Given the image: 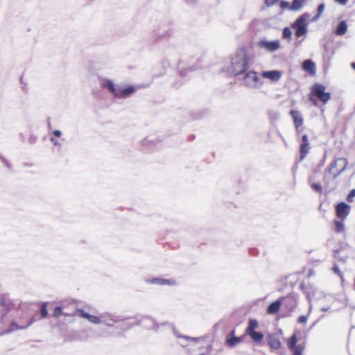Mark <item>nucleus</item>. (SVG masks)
<instances>
[{
  "label": "nucleus",
  "mask_w": 355,
  "mask_h": 355,
  "mask_svg": "<svg viewBox=\"0 0 355 355\" xmlns=\"http://www.w3.org/2000/svg\"><path fill=\"white\" fill-rule=\"evenodd\" d=\"M309 13H304L300 16L292 24V27L295 30V34L297 37L305 35L308 32L307 19L309 18Z\"/></svg>",
  "instance_id": "39448f33"
},
{
  "label": "nucleus",
  "mask_w": 355,
  "mask_h": 355,
  "mask_svg": "<svg viewBox=\"0 0 355 355\" xmlns=\"http://www.w3.org/2000/svg\"><path fill=\"white\" fill-rule=\"evenodd\" d=\"M143 320L146 321V322H150V323H152L153 324V329H155L156 330L158 329L157 324L152 318H150L149 317H144L143 318Z\"/></svg>",
  "instance_id": "473e14b6"
},
{
  "label": "nucleus",
  "mask_w": 355,
  "mask_h": 355,
  "mask_svg": "<svg viewBox=\"0 0 355 355\" xmlns=\"http://www.w3.org/2000/svg\"><path fill=\"white\" fill-rule=\"evenodd\" d=\"M40 313H41V317L43 318H46L47 316L48 312H47V309H46V304H44L42 306Z\"/></svg>",
  "instance_id": "72a5a7b5"
},
{
  "label": "nucleus",
  "mask_w": 355,
  "mask_h": 355,
  "mask_svg": "<svg viewBox=\"0 0 355 355\" xmlns=\"http://www.w3.org/2000/svg\"><path fill=\"white\" fill-rule=\"evenodd\" d=\"M149 283L153 284H158L160 286L164 285H169L173 286L175 285V282L172 279H163V278H153L148 281Z\"/></svg>",
  "instance_id": "dca6fc26"
},
{
  "label": "nucleus",
  "mask_w": 355,
  "mask_h": 355,
  "mask_svg": "<svg viewBox=\"0 0 355 355\" xmlns=\"http://www.w3.org/2000/svg\"><path fill=\"white\" fill-rule=\"evenodd\" d=\"M293 355H302L304 351V346L302 345H298L297 347L292 349Z\"/></svg>",
  "instance_id": "2f4dec72"
},
{
  "label": "nucleus",
  "mask_w": 355,
  "mask_h": 355,
  "mask_svg": "<svg viewBox=\"0 0 355 355\" xmlns=\"http://www.w3.org/2000/svg\"><path fill=\"white\" fill-rule=\"evenodd\" d=\"M313 95L311 94V96H309V101L312 102L313 105H315V106H318V102L316 100H315L313 97H312Z\"/></svg>",
  "instance_id": "c03bdc74"
},
{
  "label": "nucleus",
  "mask_w": 355,
  "mask_h": 355,
  "mask_svg": "<svg viewBox=\"0 0 355 355\" xmlns=\"http://www.w3.org/2000/svg\"><path fill=\"white\" fill-rule=\"evenodd\" d=\"M310 149V147H309V143H302L301 145H300V157H301V159H304L306 154L309 153V150Z\"/></svg>",
  "instance_id": "b1692460"
},
{
  "label": "nucleus",
  "mask_w": 355,
  "mask_h": 355,
  "mask_svg": "<svg viewBox=\"0 0 355 355\" xmlns=\"http://www.w3.org/2000/svg\"><path fill=\"white\" fill-rule=\"evenodd\" d=\"M297 338L296 335L293 334L289 339V341L288 343V347L290 349H294L297 347L298 345H297Z\"/></svg>",
  "instance_id": "c85d7f7f"
},
{
  "label": "nucleus",
  "mask_w": 355,
  "mask_h": 355,
  "mask_svg": "<svg viewBox=\"0 0 355 355\" xmlns=\"http://www.w3.org/2000/svg\"><path fill=\"white\" fill-rule=\"evenodd\" d=\"M2 161L4 163L5 166L8 168H11V164H10V162L6 160V159L4 158H2Z\"/></svg>",
  "instance_id": "79ce46f5"
},
{
  "label": "nucleus",
  "mask_w": 355,
  "mask_h": 355,
  "mask_svg": "<svg viewBox=\"0 0 355 355\" xmlns=\"http://www.w3.org/2000/svg\"><path fill=\"white\" fill-rule=\"evenodd\" d=\"M303 69L310 72L311 73H315V64L311 60H306L303 62Z\"/></svg>",
  "instance_id": "6ab92c4d"
},
{
  "label": "nucleus",
  "mask_w": 355,
  "mask_h": 355,
  "mask_svg": "<svg viewBox=\"0 0 355 355\" xmlns=\"http://www.w3.org/2000/svg\"><path fill=\"white\" fill-rule=\"evenodd\" d=\"M351 207L347 203L339 202L336 206V215L338 219L345 220L350 213Z\"/></svg>",
  "instance_id": "1a4fd4ad"
},
{
  "label": "nucleus",
  "mask_w": 355,
  "mask_h": 355,
  "mask_svg": "<svg viewBox=\"0 0 355 355\" xmlns=\"http://www.w3.org/2000/svg\"><path fill=\"white\" fill-rule=\"evenodd\" d=\"M282 304V301L280 300H276L271 303L267 308V313L268 314H275L276 313Z\"/></svg>",
  "instance_id": "a211bd4d"
},
{
  "label": "nucleus",
  "mask_w": 355,
  "mask_h": 355,
  "mask_svg": "<svg viewBox=\"0 0 355 355\" xmlns=\"http://www.w3.org/2000/svg\"><path fill=\"white\" fill-rule=\"evenodd\" d=\"M348 165L346 158L340 157L335 159L327 168L323 177V184L327 187L331 181L334 180L343 172L345 171Z\"/></svg>",
  "instance_id": "20e7f679"
},
{
  "label": "nucleus",
  "mask_w": 355,
  "mask_h": 355,
  "mask_svg": "<svg viewBox=\"0 0 355 355\" xmlns=\"http://www.w3.org/2000/svg\"><path fill=\"white\" fill-rule=\"evenodd\" d=\"M344 221L345 220L341 219L334 220L335 231L337 233H341L345 231Z\"/></svg>",
  "instance_id": "5701e85b"
},
{
  "label": "nucleus",
  "mask_w": 355,
  "mask_h": 355,
  "mask_svg": "<svg viewBox=\"0 0 355 355\" xmlns=\"http://www.w3.org/2000/svg\"><path fill=\"white\" fill-rule=\"evenodd\" d=\"M313 180V178H309V181L311 183V187L315 191L321 193L322 192V187L319 183L312 182Z\"/></svg>",
  "instance_id": "bb28decb"
},
{
  "label": "nucleus",
  "mask_w": 355,
  "mask_h": 355,
  "mask_svg": "<svg viewBox=\"0 0 355 355\" xmlns=\"http://www.w3.org/2000/svg\"><path fill=\"white\" fill-rule=\"evenodd\" d=\"M282 75V72L277 70L264 71L261 73L262 77L272 82H277L281 78Z\"/></svg>",
  "instance_id": "4468645a"
},
{
  "label": "nucleus",
  "mask_w": 355,
  "mask_h": 355,
  "mask_svg": "<svg viewBox=\"0 0 355 355\" xmlns=\"http://www.w3.org/2000/svg\"><path fill=\"white\" fill-rule=\"evenodd\" d=\"M244 85L250 88H257L262 85L263 82L254 71H250L243 77Z\"/></svg>",
  "instance_id": "6e6552de"
},
{
  "label": "nucleus",
  "mask_w": 355,
  "mask_h": 355,
  "mask_svg": "<svg viewBox=\"0 0 355 355\" xmlns=\"http://www.w3.org/2000/svg\"><path fill=\"white\" fill-rule=\"evenodd\" d=\"M324 8H325V5L324 3H321L318 6V12L317 14L313 17L312 19V21H316L319 19V18L320 17L321 15L322 14V12H324Z\"/></svg>",
  "instance_id": "cd10ccee"
},
{
  "label": "nucleus",
  "mask_w": 355,
  "mask_h": 355,
  "mask_svg": "<svg viewBox=\"0 0 355 355\" xmlns=\"http://www.w3.org/2000/svg\"><path fill=\"white\" fill-rule=\"evenodd\" d=\"M77 311L80 317L94 324H103L108 327H114L115 324L124 320L121 316L111 312H103L98 315H93L83 309H78Z\"/></svg>",
  "instance_id": "f257e3e1"
},
{
  "label": "nucleus",
  "mask_w": 355,
  "mask_h": 355,
  "mask_svg": "<svg viewBox=\"0 0 355 355\" xmlns=\"http://www.w3.org/2000/svg\"><path fill=\"white\" fill-rule=\"evenodd\" d=\"M278 0H265V3L267 6H273Z\"/></svg>",
  "instance_id": "58836bf2"
},
{
  "label": "nucleus",
  "mask_w": 355,
  "mask_h": 355,
  "mask_svg": "<svg viewBox=\"0 0 355 355\" xmlns=\"http://www.w3.org/2000/svg\"><path fill=\"white\" fill-rule=\"evenodd\" d=\"M241 341H242V339L241 337L234 336V331H232L230 333V336H228L226 339V342H227V345L231 347L236 346L237 344H239Z\"/></svg>",
  "instance_id": "f3484780"
},
{
  "label": "nucleus",
  "mask_w": 355,
  "mask_h": 355,
  "mask_svg": "<svg viewBox=\"0 0 355 355\" xmlns=\"http://www.w3.org/2000/svg\"><path fill=\"white\" fill-rule=\"evenodd\" d=\"M311 309H312V305L311 304L309 306V314H310V313L311 312Z\"/></svg>",
  "instance_id": "8fccbe9b"
},
{
  "label": "nucleus",
  "mask_w": 355,
  "mask_h": 355,
  "mask_svg": "<svg viewBox=\"0 0 355 355\" xmlns=\"http://www.w3.org/2000/svg\"><path fill=\"white\" fill-rule=\"evenodd\" d=\"M282 303L288 310L293 311L297 304V299L293 295H288L282 298Z\"/></svg>",
  "instance_id": "f8f14e48"
},
{
  "label": "nucleus",
  "mask_w": 355,
  "mask_h": 355,
  "mask_svg": "<svg viewBox=\"0 0 355 355\" xmlns=\"http://www.w3.org/2000/svg\"><path fill=\"white\" fill-rule=\"evenodd\" d=\"M47 125H48L49 128H51V121L49 119H48Z\"/></svg>",
  "instance_id": "09e8293b"
},
{
  "label": "nucleus",
  "mask_w": 355,
  "mask_h": 355,
  "mask_svg": "<svg viewBox=\"0 0 355 355\" xmlns=\"http://www.w3.org/2000/svg\"><path fill=\"white\" fill-rule=\"evenodd\" d=\"M33 323V320H30L26 323L19 324L16 322H12L10 327L4 331L1 334H10L16 330H24L30 327Z\"/></svg>",
  "instance_id": "9b49d317"
},
{
  "label": "nucleus",
  "mask_w": 355,
  "mask_h": 355,
  "mask_svg": "<svg viewBox=\"0 0 355 355\" xmlns=\"http://www.w3.org/2000/svg\"><path fill=\"white\" fill-rule=\"evenodd\" d=\"M257 46L269 52H274L280 48V42L279 40L267 41L266 40H261L258 42Z\"/></svg>",
  "instance_id": "9d476101"
},
{
  "label": "nucleus",
  "mask_w": 355,
  "mask_h": 355,
  "mask_svg": "<svg viewBox=\"0 0 355 355\" xmlns=\"http://www.w3.org/2000/svg\"><path fill=\"white\" fill-rule=\"evenodd\" d=\"M333 271L337 274L338 276H341V272L340 270H339V268L337 265H334V266L333 267Z\"/></svg>",
  "instance_id": "ea45409f"
},
{
  "label": "nucleus",
  "mask_w": 355,
  "mask_h": 355,
  "mask_svg": "<svg viewBox=\"0 0 355 355\" xmlns=\"http://www.w3.org/2000/svg\"><path fill=\"white\" fill-rule=\"evenodd\" d=\"M283 37L285 39H287L288 41L291 40L292 39V32L288 27H285L283 29L282 33Z\"/></svg>",
  "instance_id": "7c9ffc66"
},
{
  "label": "nucleus",
  "mask_w": 355,
  "mask_h": 355,
  "mask_svg": "<svg viewBox=\"0 0 355 355\" xmlns=\"http://www.w3.org/2000/svg\"><path fill=\"white\" fill-rule=\"evenodd\" d=\"M258 327V322L255 319H250L248 322V327L246 329V334L255 331Z\"/></svg>",
  "instance_id": "a878e982"
},
{
  "label": "nucleus",
  "mask_w": 355,
  "mask_h": 355,
  "mask_svg": "<svg viewBox=\"0 0 355 355\" xmlns=\"http://www.w3.org/2000/svg\"><path fill=\"white\" fill-rule=\"evenodd\" d=\"M325 86L315 83L311 89V94L317 97L323 104H326L331 98V94L325 92Z\"/></svg>",
  "instance_id": "0eeeda50"
},
{
  "label": "nucleus",
  "mask_w": 355,
  "mask_h": 355,
  "mask_svg": "<svg viewBox=\"0 0 355 355\" xmlns=\"http://www.w3.org/2000/svg\"><path fill=\"white\" fill-rule=\"evenodd\" d=\"M308 317L306 315H301L298 318V322L305 324L307 322Z\"/></svg>",
  "instance_id": "4c0bfd02"
},
{
  "label": "nucleus",
  "mask_w": 355,
  "mask_h": 355,
  "mask_svg": "<svg viewBox=\"0 0 355 355\" xmlns=\"http://www.w3.org/2000/svg\"><path fill=\"white\" fill-rule=\"evenodd\" d=\"M291 6L290 3L288 1H282L280 2V6L282 9H288L291 10Z\"/></svg>",
  "instance_id": "e433bc0d"
},
{
  "label": "nucleus",
  "mask_w": 355,
  "mask_h": 355,
  "mask_svg": "<svg viewBox=\"0 0 355 355\" xmlns=\"http://www.w3.org/2000/svg\"><path fill=\"white\" fill-rule=\"evenodd\" d=\"M61 314H63L64 315H73V313H69L62 312V306H56L54 309L53 315L55 317H58Z\"/></svg>",
  "instance_id": "c756f323"
},
{
  "label": "nucleus",
  "mask_w": 355,
  "mask_h": 355,
  "mask_svg": "<svg viewBox=\"0 0 355 355\" xmlns=\"http://www.w3.org/2000/svg\"><path fill=\"white\" fill-rule=\"evenodd\" d=\"M290 114L293 118L297 132L299 133L300 131V128L304 123V119L302 114L297 110H291L290 112Z\"/></svg>",
  "instance_id": "ddd939ff"
},
{
  "label": "nucleus",
  "mask_w": 355,
  "mask_h": 355,
  "mask_svg": "<svg viewBox=\"0 0 355 355\" xmlns=\"http://www.w3.org/2000/svg\"><path fill=\"white\" fill-rule=\"evenodd\" d=\"M250 57L243 49L236 51L232 58L230 65L227 67V72L232 76H238L244 73L249 67Z\"/></svg>",
  "instance_id": "7ed1b4c3"
},
{
  "label": "nucleus",
  "mask_w": 355,
  "mask_h": 355,
  "mask_svg": "<svg viewBox=\"0 0 355 355\" xmlns=\"http://www.w3.org/2000/svg\"><path fill=\"white\" fill-rule=\"evenodd\" d=\"M304 0H293L291 6V11H297L302 8V4Z\"/></svg>",
  "instance_id": "393cba45"
},
{
  "label": "nucleus",
  "mask_w": 355,
  "mask_h": 355,
  "mask_svg": "<svg viewBox=\"0 0 355 355\" xmlns=\"http://www.w3.org/2000/svg\"><path fill=\"white\" fill-rule=\"evenodd\" d=\"M51 141L53 144L54 146H60V143L53 137L51 138Z\"/></svg>",
  "instance_id": "37998d69"
},
{
  "label": "nucleus",
  "mask_w": 355,
  "mask_h": 355,
  "mask_svg": "<svg viewBox=\"0 0 355 355\" xmlns=\"http://www.w3.org/2000/svg\"><path fill=\"white\" fill-rule=\"evenodd\" d=\"M302 143H309L308 136L306 135H302Z\"/></svg>",
  "instance_id": "a18cd8bd"
},
{
  "label": "nucleus",
  "mask_w": 355,
  "mask_h": 355,
  "mask_svg": "<svg viewBox=\"0 0 355 355\" xmlns=\"http://www.w3.org/2000/svg\"><path fill=\"white\" fill-rule=\"evenodd\" d=\"M100 84L103 88H106L114 97L119 99L128 98L137 89V87L132 85L123 87L119 85H116L111 79L107 78H101Z\"/></svg>",
  "instance_id": "f03ea898"
},
{
  "label": "nucleus",
  "mask_w": 355,
  "mask_h": 355,
  "mask_svg": "<svg viewBox=\"0 0 355 355\" xmlns=\"http://www.w3.org/2000/svg\"><path fill=\"white\" fill-rule=\"evenodd\" d=\"M252 339V340L256 343H259L261 342V340L263 338V334L261 332H258L256 331L249 332L247 334Z\"/></svg>",
  "instance_id": "412c9836"
},
{
  "label": "nucleus",
  "mask_w": 355,
  "mask_h": 355,
  "mask_svg": "<svg viewBox=\"0 0 355 355\" xmlns=\"http://www.w3.org/2000/svg\"><path fill=\"white\" fill-rule=\"evenodd\" d=\"M267 340L269 346L274 349H277L281 347V342L278 336L275 334H268L267 336Z\"/></svg>",
  "instance_id": "2eb2a0df"
},
{
  "label": "nucleus",
  "mask_w": 355,
  "mask_h": 355,
  "mask_svg": "<svg viewBox=\"0 0 355 355\" xmlns=\"http://www.w3.org/2000/svg\"><path fill=\"white\" fill-rule=\"evenodd\" d=\"M355 197V189H353L350 191L349 194L347 195V200L348 202H353V198Z\"/></svg>",
  "instance_id": "c9c22d12"
},
{
  "label": "nucleus",
  "mask_w": 355,
  "mask_h": 355,
  "mask_svg": "<svg viewBox=\"0 0 355 355\" xmlns=\"http://www.w3.org/2000/svg\"><path fill=\"white\" fill-rule=\"evenodd\" d=\"M352 67L354 69H355V62L352 63Z\"/></svg>",
  "instance_id": "3c124183"
},
{
  "label": "nucleus",
  "mask_w": 355,
  "mask_h": 355,
  "mask_svg": "<svg viewBox=\"0 0 355 355\" xmlns=\"http://www.w3.org/2000/svg\"><path fill=\"white\" fill-rule=\"evenodd\" d=\"M336 2H338L339 4L340 5H345L347 3V2L348 1V0H335Z\"/></svg>",
  "instance_id": "49530a36"
},
{
  "label": "nucleus",
  "mask_w": 355,
  "mask_h": 355,
  "mask_svg": "<svg viewBox=\"0 0 355 355\" xmlns=\"http://www.w3.org/2000/svg\"><path fill=\"white\" fill-rule=\"evenodd\" d=\"M10 311V304L4 300L0 302V322H1L3 316L6 315Z\"/></svg>",
  "instance_id": "aec40b11"
},
{
  "label": "nucleus",
  "mask_w": 355,
  "mask_h": 355,
  "mask_svg": "<svg viewBox=\"0 0 355 355\" xmlns=\"http://www.w3.org/2000/svg\"><path fill=\"white\" fill-rule=\"evenodd\" d=\"M329 307H322L321 309V311H329Z\"/></svg>",
  "instance_id": "de8ad7c7"
},
{
  "label": "nucleus",
  "mask_w": 355,
  "mask_h": 355,
  "mask_svg": "<svg viewBox=\"0 0 355 355\" xmlns=\"http://www.w3.org/2000/svg\"><path fill=\"white\" fill-rule=\"evenodd\" d=\"M53 135L56 137H60L62 135V132L59 130H55L53 132Z\"/></svg>",
  "instance_id": "a19ab883"
},
{
  "label": "nucleus",
  "mask_w": 355,
  "mask_h": 355,
  "mask_svg": "<svg viewBox=\"0 0 355 355\" xmlns=\"http://www.w3.org/2000/svg\"><path fill=\"white\" fill-rule=\"evenodd\" d=\"M347 23L345 21H341L339 22L335 33L337 35H343L347 32Z\"/></svg>",
  "instance_id": "4be33fe9"
},
{
  "label": "nucleus",
  "mask_w": 355,
  "mask_h": 355,
  "mask_svg": "<svg viewBox=\"0 0 355 355\" xmlns=\"http://www.w3.org/2000/svg\"><path fill=\"white\" fill-rule=\"evenodd\" d=\"M174 334L177 338L184 339V340H186L189 343L188 344L180 343V345L184 347H188L189 352L191 355H204L203 352L195 354L192 351L193 347H198L199 349L202 348V347L200 345H198V343L200 340H202V338L201 337H190V336H183V335L180 334L175 330H174Z\"/></svg>",
  "instance_id": "423d86ee"
},
{
  "label": "nucleus",
  "mask_w": 355,
  "mask_h": 355,
  "mask_svg": "<svg viewBox=\"0 0 355 355\" xmlns=\"http://www.w3.org/2000/svg\"><path fill=\"white\" fill-rule=\"evenodd\" d=\"M154 35L155 37H157L158 38H162V37H165L169 36L170 34L168 32L162 31V32H158V33L155 32Z\"/></svg>",
  "instance_id": "f704fd0d"
}]
</instances>
